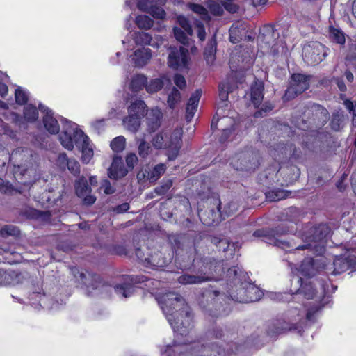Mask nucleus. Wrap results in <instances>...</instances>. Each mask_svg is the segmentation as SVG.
I'll use <instances>...</instances> for the list:
<instances>
[{"label": "nucleus", "instance_id": "obj_46", "mask_svg": "<svg viewBox=\"0 0 356 356\" xmlns=\"http://www.w3.org/2000/svg\"><path fill=\"white\" fill-rule=\"evenodd\" d=\"M182 129H175L171 134L170 140L168 142L167 147H181L182 144Z\"/></svg>", "mask_w": 356, "mask_h": 356}, {"label": "nucleus", "instance_id": "obj_56", "mask_svg": "<svg viewBox=\"0 0 356 356\" xmlns=\"http://www.w3.org/2000/svg\"><path fill=\"white\" fill-rule=\"evenodd\" d=\"M330 35L331 39L334 42L340 44H343L345 43L346 39L344 34L340 30L334 29L333 27H330Z\"/></svg>", "mask_w": 356, "mask_h": 356}, {"label": "nucleus", "instance_id": "obj_60", "mask_svg": "<svg viewBox=\"0 0 356 356\" xmlns=\"http://www.w3.org/2000/svg\"><path fill=\"white\" fill-rule=\"evenodd\" d=\"M177 22L181 26V29H184V31L186 32L188 35H192L193 29L188 22V19L186 17H185L184 16H179L177 17Z\"/></svg>", "mask_w": 356, "mask_h": 356}, {"label": "nucleus", "instance_id": "obj_36", "mask_svg": "<svg viewBox=\"0 0 356 356\" xmlns=\"http://www.w3.org/2000/svg\"><path fill=\"white\" fill-rule=\"evenodd\" d=\"M147 77L143 74H138L134 75L130 82V89L135 92H137L144 88H146Z\"/></svg>", "mask_w": 356, "mask_h": 356}, {"label": "nucleus", "instance_id": "obj_11", "mask_svg": "<svg viewBox=\"0 0 356 356\" xmlns=\"http://www.w3.org/2000/svg\"><path fill=\"white\" fill-rule=\"evenodd\" d=\"M309 76L295 73L291 75L290 86L286 89L284 96L286 99H292L309 88Z\"/></svg>", "mask_w": 356, "mask_h": 356}, {"label": "nucleus", "instance_id": "obj_19", "mask_svg": "<svg viewBox=\"0 0 356 356\" xmlns=\"http://www.w3.org/2000/svg\"><path fill=\"white\" fill-rule=\"evenodd\" d=\"M162 112L158 108L152 109L146 118V131L151 134L159 129L161 125Z\"/></svg>", "mask_w": 356, "mask_h": 356}, {"label": "nucleus", "instance_id": "obj_25", "mask_svg": "<svg viewBox=\"0 0 356 356\" xmlns=\"http://www.w3.org/2000/svg\"><path fill=\"white\" fill-rule=\"evenodd\" d=\"M128 114L143 119L147 115V106L143 100L136 99L127 108Z\"/></svg>", "mask_w": 356, "mask_h": 356}, {"label": "nucleus", "instance_id": "obj_1", "mask_svg": "<svg viewBox=\"0 0 356 356\" xmlns=\"http://www.w3.org/2000/svg\"><path fill=\"white\" fill-rule=\"evenodd\" d=\"M161 309L175 332L186 335L192 326L191 308L181 296L174 292L163 296Z\"/></svg>", "mask_w": 356, "mask_h": 356}, {"label": "nucleus", "instance_id": "obj_37", "mask_svg": "<svg viewBox=\"0 0 356 356\" xmlns=\"http://www.w3.org/2000/svg\"><path fill=\"white\" fill-rule=\"evenodd\" d=\"M165 81H169V80L162 77L151 79L149 82L147 81L146 91L148 93L153 94L161 90L165 85Z\"/></svg>", "mask_w": 356, "mask_h": 356}, {"label": "nucleus", "instance_id": "obj_14", "mask_svg": "<svg viewBox=\"0 0 356 356\" xmlns=\"http://www.w3.org/2000/svg\"><path fill=\"white\" fill-rule=\"evenodd\" d=\"M324 266L321 259L307 257L302 261L299 270L302 275L312 277L316 275L321 269L324 268Z\"/></svg>", "mask_w": 356, "mask_h": 356}, {"label": "nucleus", "instance_id": "obj_4", "mask_svg": "<svg viewBox=\"0 0 356 356\" xmlns=\"http://www.w3.org/2000/svg\"><path fill=\"white\" fill-rule=\"evenodd\" d=\"M329 118L330 113L325 107L310 102L304 107L302 118L298 122L297 126L302 130H307L310 127L321 129L327 123Z\"/></svg>", "mask_w": 356, "mask_h": 356}, {"label": "nucleus", "instance_id": "obj_57", "mask_svg": "<svg viewBox=\"0 0 356 356\" xmlns=\"http://www.w3.org/2000/svg\"><path fill=\"white\" fill-rule=\"evenodd\" d=\"M173 33L176 40L181 44L184 45L188 44V38L186 35L185 31L181 28L174 27Z\"/></svg>", "mask_w": 356, "mask_h": 356}, {"label": "nucleus", "instance_id": "obj_2", "mask_svg": "<svg viewBox=\"0 0 356 356\" xmlns=\"http://www.w3.org/2000/svg\"><path fill=\"white\" fill-rule=\"evenodd\" d=\"M62 122L63 128L59 136L62 145L68 150H72L74 145L79 148H81L82 161L84 163H88L93 156V151L88 147L89 139L88 136L77 127L76 124L66 119H62Z\"/></svg>", "mask_w": 356, "mask_h": 356}, {"label": "nucleus", "instance_id": "obj_27", "mask_svg": "<svg viewBox=\"0 0 356 356\" xmlns=\"http://www.w3.org/2000/svg\"><path fill=\"white\" fill-rule=\"evenodd\" d=\"M220 209V202H219L217 206V212L213 209L201 211L199 212V217L204 225L210 226L218 222L217 216L219 213H221Z\"/></svg>", "mask_w": 356, "mask_h": 356}, {"label": "nucleus", "instance_id": "obj_18", "mask_svg": "<svg viewBox=\"0 0 356 356\" xmlns=\"http://www.w3.org/2000/svg\"><path fill=\"white\" fill-rule=\"evenodd\" d=\"M127 173L128 170L124 168L122 158L118 156H114L111 165L108 169V177L111 179L118 180L125 177Z\"/></svg>", "mask_w": 356, "mask_h": 356}, {"label": "nucleus", "instance_id": "obj_9", "mask_svg": "<svg viewBox=\"0 0 356 356\" xmlns=\"http://www.w3.org/2000/svg\"><path fill=\"white\" fill-rule=\"evenodd\" d=\"M327 56V49L318 42H312L302 49L304 60L311 65L321 63Z\"/></svg>", "mask_w": 356, "mask_h": 356}, {"label": "nucleus", "instance_id": "obj_33", "mask_svg": "<svg viewBox=\"0 0 356 356\" xmlns=\"http://www.w3.org/2000/svg\"><path fill=\"white\" fill-rule=\"evenodd\" d=\"M141 118L128 114L123 118L122 124L124 128L131 133H136L141 124Z\"/></svg>", "mask_w": 356, "mask_h": 356}, {"label": "nucleus", "instance_id": "obj_47", "mask_svg": "<svg viewBox=\"0 0 356 356\" xmlns=\"http://www.w3.org/2000/svg\"><path fill=\"white\" fill-rule=\"evenodd\" d=\"M20 234L19 229L12 225H4L0 229V236L7 238L9 236H18Z\"/></svg>", "mask_w": 356, "mask_h": 356}, {"label": "nucleus", "instance_id": "obj_13", "mask_svg": "<svg viewBox=\"0 0 356 356\" xmlns=\"http://www.w3.org/2000/svg\"><path fill=\"white\" fill-rule=\"evenodd\" d=\"M333 266L332 275H339L348 270H356V257L352 254L337 256L334 259Z\"/></svg>", "mask_w": 356, "mask_h": 356}, {"label": "nucleus", "instance_id": "obj_61", "mask_svg": "<svg viewBox=\"0 0 356 356\" xmlns=\"http://www.w3.org/2000/svg\"><path fill=\"white\" fill-rule=\"evenodd\" d=\"M155 6L154 0H138L137 3L138 8L143 12L149 13L150 10Z\"/></svg>", "mask_w": 356, "mask_h": 356}, {"label": "nucleus", "instance_id": "obj_17", "mask_svg": "<svg viewBox=\"0 0 356 356\" xmlns=\"http://www.w3.org/2000/svg\"><path fill=\"white\" fill-rule=\"evenodd\" d=\"M193 356H226V353L216 345L209 347L198 343L194 345Z\"/></svg>", "mask_w": 356, "mask_h": 356}, {"label": "nucleus", "instance_id": "obj_30", "mask_svg": "<svg viewBox=\"0 0 356 356\" xmlns=\"http://www.w3.org/2000/svg\"><path fill=\"white\" fill-rule=\"evenodd\" d=\"M245 286L247 297L244 298L243 300L245 299V300H248V303L256 302L260 300L263 296V293L257 286L254 283L247 281V280H245Z\"/></svg>", "mask_w": 356, "mask_h": 356}, {"label": "nucleus", "instance_id": "obj_62", "mask_svg": "<svg viewBox=\"0 0 356 356\" xmlns=\"http://www.w3.org/2000/svg\"><path fill=\"white\" fill-rule=\"evenodd\" d=\"M151 147L149 143H147L145 139L141 140L138 146V154L142 158H146L149 153Z\"/></svg>", "mask_w": 356, "mask_h": 356}, {"label": "nucleus", "instance_id": "obj_35", "mask_svg": "<svg viewBox=\"0 0 356 356\" xmlns=\"http://www.w3.org/2000/svg\"><path fill=\"white\" fill-rule=\"evenodd\" d=\"M25 213L29 218L40 220L45 222H49L52 216L49 211H40L35 209L26 210Z\"/></svg>", "mask_w": 356, "mask_h": 356}, {"label": "nucleus", "instance_id": "obj_45", "mask_svg": "<svg viewBox=\"0 0 356 356\" xmlns=\"http://www.w3.org/2000/svg\"><path fill=\"white\" fill-rule=\"evenodd\" d=\"M184 237L181 234H169L167 236L168 241L172 249L175 251L179 250L181 247V241Z\"/></svg>", "mask_w": 356, "mask_h": 356}, {"label": "nucleus", "instance_id": "obj_59", "mask_svg": "<svg viewBox=\"0 0 356 356\" xmlns=\"http://www.w3.org/2000/svg\"><path fill=\"white\" fill-rule=\"evenodd\" d=\"M240 208V204L237 200H232L227 203L225 208L224 212L227 216H232L236 213Z\"/></svg>", "mask_w": 356, "mask_h": 356}, {"label": "nucleus", "instance_id": "obj_48", "mask_svg": "<svg viewBox=\"0 0 356 356\" xmlns=\"http://www.w3.org/2000/svg\"><path fill=\"white\" fill-rule=\"evenodd\" d=\"M38 112L35 106L32 104L26 106L24 108V117L29 122H34L37 120Z\"/></svg>", "mask_w": 356, "mask_h": 356}, {"label": "nucleus", "instance_id": "obj_51", "mask_svg": "<svg viewBox=\"0 0 356 356\" xmlns=\"http://www.w3.org/2000/svg\"><path fill=\"white\" fill-rule=\"evenodd\" d=\"M0 192L6 195H13L14 193H22L21 190L14 188L9 181H5L3 179L0 183Z\"/></svg>", "mask_w": 356, "mask_h": 356}, {"label": "nucleus", "instance_id": "obj_3", "mask_svg": "<svg viewBox=\"0 0 356 356\" xmlns=\"http://www.w3.org/2000/svg\"><path fill=\"white\" fill-rule=\"evenodd\" d=\"M330 229L325 224L313 226L305 232L304 240L307 244L295 248L296 250H309L316 255H322L325 250V239L330 234Z\"/></svg>", "mask_w": 356, "mask_h": 356}, {"label": "nucleus", "instance_id": "obj_6", "mask_svg": "<svg viewBox=\"0 0 356 356\" xmlns=\"http://www.w3.org/2000/svg\"><path fill=\"white\" fill-rule=\"evenodd\" d=\"M289 232L287 226L283 223L277 225L274 228H262L257 229L253 233V236L261 238V240L270 245L286 249L292 247L289 242L280 240L278 237L286 234Z\"/></svg>", "mask_w": 356, "mask_h": 356}, {"label": "nucleus", "instance_id": "obj_40", "mask_svg": "<svg viewBox=\"0 0 356 356\" xmlns=\"http://www.w3.org/2000/svg\"><path fill=\"white\" fill-rule=\"evenodd\" d=\"M75 191L77 196L79 197H84L89 194L91 191L90 186L88 184L87 180L84 177H80L74 184Z\"/></svg>", "mask_w": 356, "mask_h": 356}, {"label": "nucleus", "instance_id": "obj_24", "mask_svg": "<svg viewBox=\"0 0 356 356\" xmlns=\"http://www.w3.org/2000/svg\"><path fill=\"white\" fill-rule=\"evenodd\" d=\"M201 95H202V90L200 89H197L195 91V92H193L189 100H188V102L187 104V106H186V118L187 120V121H190L196 110H197V105H198V102L200 101V99L201 97Z\"/></svg>", "mask_w": 356, "mask_h": 356}, {"label": "nucleus", "instance_id": "obj_34", "mask_svg": "<svg viewBox=\"0 0 356 356\" xmlns=\"http://www.w3.org/2000/svg\"><path fill=\"white\" fill-rule=\"evenodd\" d=\"M264 85L262 83H255L251 87V101L255 107H258L264 98Z\"/></svg>", "mask_w": 356, "mask_h": 356}, {"label": "nucleus", "instance_id": "obj_41", "mask_svg": "<svg viewBox=\"0 0 356 356\" xmlns=\"http://www.w3.org/2000/svg\"><path fill=\"white\" fill-rule=\"evenodd\" d=\"M345 117L342 111H336L332 113L330 125L333 131H338L343 127Z\"/></svg>", "mask_w": 356, "mask_h": 356}, {"label": "nucleus", "instance_id": "obj_5", "mask_svg": "<svg viewBox=\"0 0 356 356\" xmlns=\"http://www.w3.org/2000/svg\"><path fill=\"white\" fill-rule=\"evenodd\" d=\"M223 296L213 286L204 289L198 296L197 302L200 308L209 316L218 318L225 314L223 305L218 300Z\"/></svg>", "mask_w": 356, "mask_h": 356}, {"label": "nucleus", "instance_id": "obj_32", "mask_svg": "<svg viewBox=\"0 0 356 356\" xmlns=\"http://www.w3.org/2000/svg\"><path fill=\"white\" fill-rule=\"evenodd\" d=\"M278 37V34L275 36V30L270 26H266L259 33L258 38L266 44L270 46L274 44L275 40Z\"/></svg>", "mask_w": 356, "mask_h": 356}, {"label": "nucleus", "instance_id": "obj_12", "mask_svg": "<svg viewBox=\"0 0 356 356\" xmlns=\"http://www.w3.org/2000/svg\"><path fill=\"white\" fill-rule=\"evenodd\" d=\"M297 330L298 333L302 335V327L298 325L290 326L288 323L282 320H275L269 323L266 327V334L270 337H275L277 334L284 333L286 331Z\"/></svg>", "mask_w": 356, "mask_h": 356}, {"label": "nucleus", "instance_id": "obj_16", "mask_svg": "<svg viewBox=\"0 0 356 356\" xmlns=\"http://www.w3.org/2000/svg\"><path fill=\"white\" fill-rule=\"evenodd\" d=\"M41 112L44 113L43 117V123L45 129L51 134H56L59 132L60 127L56 118H54V113L51 110L42 104L38 106Z\"/></svg>", "mask_w": 356, "mask_h": 356}, {"label": "nucleus", "instance_id": "obj_58", "mask_svg": "<svg viewBox=\"0 0 356 356\" xmlns=\"http://www.w3.org/2000/svg\"><path fill=\"white\" fill-rule=\"evenodd\" d=\"M232 88L228 83H221L219 85V97L222 102L228 99L229 93L231 92Z\"/></svg>", "mask_w": 356, "mask_h": 356}, {"label": "nucleus", "instance_id": "obj_15", "mask_svg": "<svg viewBox=\"0 0 356 356\" xmlns=\"http://www.w3.org/2000/svg\"><path fill=\"white\" fill-rule=\"evenodd\" d=\"M194 345L176 344L168 345L161 354L165 356H193Z\"/></svg>", "mask_w": 356, "mask_h": 356}, {"label": "nucleus", "instance_id": "obj_29", "mask_svg": "<svg viewBox=\"0 0 356 356\" xmlns=\"http://www.w3.org/2000/svg\"><path fill=\"white\" fill-rule=\"evenodd\" d=\"M209 280L205 273L200 275H190L184 273L178 277V282L182 284H197Z\"/></svg>", "mask_w": 356, "mask_h": 356}, {"label": "nucleus", "instance_id": "obj_55", "mask_svg": "<svg viewBox=\"0 0 356 356\" xmlns=\"http://www.w3.org/2000/svg\"><path fill=\"white\" fill-rule=\"evenodd\" d=\"M111 149L115 152H120L125 147V138L124 136H118L111 143Z\"/></svg>", "mask_w": 356, "mask_h": 356}, {"label": "nucleus", "instance_id": "obj_7", "mask_svg": "<svg viewBox=\"0 0 356 356\" xmlns=\"http://www.w3.org/2000/svg\"><path fill=\"white\" fill-rule=\"evenodd\" d=\"M72 272L76 281L82 285V287H85L88 296H90L92 291L99 289L104 285V282L98 274L84 273L77 268H72Z\"/></svg>", "mask_w": 356, "mask_h": 356}, {"label": "nucleus", "instance_id": "obj_63", "mask_svg": "<svg viewBox=\"0 0 356 356\" xmlns=\"http://www.w3.org/2000/svg\"><path fill=\"white\" fill-rule=\"evenodd\" d=\"M15 101L17 104L24 105L28 102V96L21 88H17L15 92Z\"/></svg>", "mask_w": 356, "mask_h": 356}, {"label": "nucleus", "instance_id": "obj_28", "mask_svg": "<svg viewBox=\"0 0 356 356\" xmlns=\"http://www.w3.org/2000/svg\"><path fill=\"white\" fill-rule=\"evenodd\" d=\"M216 47L217 41L216 35L215 33L209 40L204 51V58L208 65L213 64L216 60Z\"/></svg>", "mask_w": 356, "mask_h": 356}, {"label": "nucleus", "instance_id": "obj_42", "mask_svg": "<svg viewBox=\"0 0 356 356\" xmlns=\"http://www.w3.org/2000/svg\"><path fill=\"white\" fill-rule=\"evenodd\" d=\"M166 166L165 164L160 163L156 165L152 170L147 172V180L150 183H155L162 175L165 173Z\"/></svg>", "mask_w": 356, "mask_h": 356}, {"label": "nucleus", "instance_id": "obj_10", "mask_svg": "<svg viewBox=\"0 0 356 356\" xmlns=\"http://www.w3.org/2000/svg\"><path fill=\"white\" fill-rule=\"evenodd\" d=\"M259 165V154L257 151L248 149L239 153L234 166L237 170L251 171Z\"/></svg>", "mask_w": 356, "mask_h": 356}, {"label": "nucleus", "instance_id": "obj_50", "mask_svg": "<svg viewBox=\"0 0 356 356\" xmlns=\"http://www.w3.org/2000/svg\"><path fill=\"white\" fill-rule=\"evenodd\" d=\"M180 92L175 87H173L168 97L167 103L168 106L170 108H174L176 104L180 101Z\"/></svg>", "mask_w": 356, "mask_h": 356}, {"label": "nucleus", "instance_id": "obj_53", "mask_svg": "<svg viewBox=\"0 0 356 356\" xmlns=\"http://www.w3.org/2000/svg\"><path fill=\"white\" fill-rule=\"evenodd\" d=\"M172 186V180L171 179H167L163 180L161 184L156 187L154 192L158 195H165Z\"/></svg>", "mask_w": 356, "mask_h": 356}, {"label": "nucleus", "instance_id": "obj_54", "mask_svg": "<svg viewBox=\"0 0 356 356\" xmlns=\"http://www.w3.org/2000/svg\"><path fill=\"white\" fill-rule=\"evenodd\" d=\"M190 8L194 13L199 14L202 19L204 21H209L211 19L207 10L202 6L193 3Z\"/></svg>", "mask_w": 356, "mask_h": 356}, {"label": "nucleus", "instance_id": "obj_49", "mask_svg": "<svg viewBox=\"0 0 356 356\" xmlns=\"http://www.w3.org/2000/svg\"><path fill=\"white\" fill-rule=\"evenodd\" d=\"M165 137H166V134L163 131H161L154 136L152 143L155 149H161L168 146V142L165 143Z\"/></svg>", "mask_w": 356, "mask_h": 356}, {"label": "nucleus", "instance_id": "obj_39", "mask_svg": "<svg viewBox=\"0 0 356 356\" xmlns=\"http://www.w3.org/2000/svg\"><path fill=\"white\" fill-rule=\"evenodd\" d=\"M236 287L237 288L236 293L233 291L229 292L231 298L238 302L248 303V300H245V299L243 300L244 298L247 297L245 281L238 284Z\"/></svg>", "mask_w": 356, "mask_h": 356}, {"label": "nucleus", "instance_id": "obj_38", "mask_svg": "<svg viewBox=\"0 0 356 356\" xmlns=\"http://www.w3.org/2000/svg\"><path fill=\"white\" fill-rule=\"evenodd\" d=\"M316 293V289L314 288L311 282H306L301 283L300 287L296 291V294H302L305 298L309 300L312 299Z\"/></svg>", "mask_w": 356, "mask_h": 356}, {"label": "nucleus", "instance_id": "obj_22", "mask_svg": "<svg viewBox=\"0 0 356 356\" xmlns=\"http://www.w3.org/2000/svg\"><path fill=\"white\" fill-rule=\"evenodd\" d=\"M227 281L229 284H233L237 286L238 284L249 279L246 273L240 269L238 266H232L229 268L227 273Z\"/></svg>", "mask_w": 356, "mask_h": 356}, {"label": "nucleus", "instance_id": "obj_52", "mask_svg": "<svg viewBox=\"0 0 356 356\" xmlns=\"http://www.w3.org/2000/svg\"><path fill=\"white\" fill-rule=\"evenodd\" d=\"M285 220L289 222H296L301 215V211L296 207H291L286 210Z\"/></svg>", "mask_w": 356, "mask_h": 356}, {"label": "nucleus", "instance_id": "obj_26", "mask_svg": "<svg viewBox=\"0 0 356 356\" xmlns=\"http://www.w3.org/2000/svg\"><path fill=\"white\" fill-rule=\"evenodd\" d=\"M212 334L215 338L222 339L228 342H232L237 335V333L234 328L227 327L225 329L220 327H216L213 329Z\"/></svg>", "mask_w": 356, "mask_h": 356}, {"label": "nucleus", "instance_id": "obj_31", "mask_svg": "<svg viewBox=\"0 0 356 356\" xmlns=\"http://www.w3.org/2000/svg\"><path fill=\"white\" fill-rule=\"evenodd\" d=\"M245 29L241 22H236L232 25L229 30V41L233 44H237L242 40Z\"/></svg>", "mask_w": 356, "mask_h": 356}, {"label": "nucleus", "instance_id": "obj_23", "mask_svg": "<svg viewBox=\"0 0 356 356\" xmlns=\"http://www.w3.org/2000/svg\"><path fill=\"white\" fill-rule=\"evenodd\" d=\"M152 58V51L149 48H140L134 53L132 60L137 67H143Z\"/></svg>", "mask_w": 356, "mask_h": 356}, {"label": "nucleus", "instance_id": "obj_43", "mask_svg": "<svg viewBox=\"0 0 356 356\" xmlns=\"http://www.w3.org/2000/svg\"><path fill=\"white\" fill-rule=\"evenodd\" d=\"M131 38L134 40L136 45L149 44L152 40V35L150 34L143 31H136L133 33Z\"/></svg>", "mask_w": 356, "mask_h": 356}, {"label": "nucleus", "instance_id": "obj_20", "mask_svg": "<svg viewBox=\"0 0 356 356\" xmlns=\"http://www.w3.org/2000/svg\"><path fill=\"white\" fill-rule=\"evenodd\" d=\"M170 262V259L165 257L160 251H156L150 254L147 258H145L144 265L147 267L164 268Z\"/></svg>", "mask_w": 356, "mask_h": 356}, {"label": "nucleus", "instance_id": "obj_8", "mask_svg": "<svg viewBox=\"0 0 356 356\" xmlns=\"http://www.w3.org/2000/svg\"><path fill=\"white\" fill-rule=\"evenodd\" d=\"M168 65L174 70L188 68L189 53L187 48L182 46H170L168 48Z\"/></svg>", "mask_w": 356, "mask_h": 356}, {"label": "nucleus", "instance_id": "obj_64", "mask_svg": "<svg viewBox=\"0 0 356 356\" xmlns=\"http://www.w3.org/2000/svg\"><path fill=\"white\" fill-rule=\"evenodd\" d=\"M148 13L154 18L158 19H163L166 15L165 10L162 8L156 6V5L153 6Z\"/></svg>", "mask_w": 356, "mask_h": 356}, {"label": "nucleus", "instance_id": "obj_44", "mask_svg": "<svg viewBox=\"0 0 356 356\" xmlns=\"http://www.w3.org/2000/svg\"><path fill=\"white\" fill-rule=\"evenodd\" d=\"M136 24L140 29L149 30L154 24V21L149 16L140 15L136 18Z\"/></svg>", "mask_w": 356, "mask_h": 356}, {"label": "nucleus", "instance_id": "obj_21", "mask_svg": "<svg viewBox=\"0 0 356 356\" xmlns=\"http://www.w3.org/2000/svg\"><path fill=\"white\" fill-rule=\"evenodd\" d=\"M129 280L130 281L129 282H124L122 284L115 286L114 290L117 294L120 295L124 298L129 297L134 292V287L132 283H140L143 282V280L138 278V277H134V276L129 277Z\"/></svg>", "mask_w": 356, "mask_h": 356}]
</instances>
